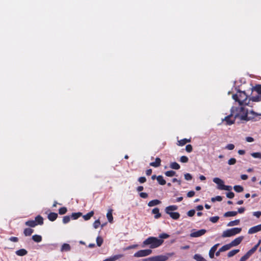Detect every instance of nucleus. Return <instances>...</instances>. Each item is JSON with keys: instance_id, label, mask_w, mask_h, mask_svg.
<instances>
[{"instance_id": "obj_1", "label": "nucleus", "mask_w": 261, "mask_h": 261, "mask_svg": "<svg viewBox=\"0 0 261 261\" xmlns=\"http://www.w3.org/2000/svg\"><path fill=\"white\" fill-rule=\"evenodd\" d=\"M248 106L239 105L238 106H233L230 110L231 115H233L235 118L243 121H248L257 116H261V114H257L252 110L247 109V106Z\"/></svg>"}, {"instance_id": "obj_2", "label": "nucleus", "mask_w": 261, "mask_h": 261, "mask_svg": "<svg viewBox=\"0 0 261 261\" xmlns=\"http://www.w3.org/2000/svg\"><path fill=\"white\" fill-rule=\"evenodd\" d=\"M169 237V235L166 233L160 234L159 238L149 237L143 242L142 246H149L150 249L158 248L163 244L164 240Z\"/></svg>"}, {"instance_id": "obj_3", "label": "nucleus", "mask_w": 261, "mask_h": 261, "mask_svg": "<svg viewBox=\"0 0 261 261\" xmlns=\"http://www.w3.org/2000/svg\"><path fill=\"white\" fill-rule=\"evenodd\" d=\"M233 99L238 102L239 105H249L250 99L248 98L244 91H238L236 94L232 95Z\"/></svg>"}, {"instance_id": "obj_4", "label": "nucleus", "mask_w": 261, "mask_h": 261, "mask_svg": "<svg viewBox=\"0 0 261 261\" xmlns=\"http://www.w3.org/2000/svg\"><path fill=\"white\" fill-rule=\"evenodd\" d=\"M242 230L241 228H232L231 229H228L224 231L222 233V237L223 238H228L233 236L236 234H239Z\"/></svg>"}, {"instance_id": "obj_5", "label": "nucleus", "mask_w": 261, "mask_h": 261, "mask_svg": "<svg viewBox=\"0 0 261 261\" xmlns=\"http://www.w3.org/2000/svg\"><path fill=\"white\" fill-rule=\"evenodd\" d=\"M172 254L168 253L166 255H160L143 259V261H166Z\"/></svg>"}, {"instance_id": "obj_6", "label": "nucleus", "mask_w": 261, "mask_h": 261, "mask_svg": "<svg viewBox=\"0 0 261 261\" xmlns=\"http://www.w3.org/2000/svg\"><path fill=\"white\" fill-rule=\"evenodd\" d=\"M152 253V250L150 249L140 250L136 252L134 256L135 257H142L147 256Z\"/></svg>"}, {"instance_id": "obj_7", "label": "nucleus", "mask_w": 261, "mask_h": 261, "mask_svg": "<svg viewBox=\"0 0 261 261\" xmlns=\"http://www.w3.org/2000/svg\"><path fill=\"white\" fill-rule=\"evenodd\" d=\"M206 232V230L204 229H202L198 230H195V229H193L192 230V231L190 233V236L192 238H197L204 235Z\"/></svg>"}, {"instance_id": "obj_8", "label": "nucleus", "mask_w": 261, "mask_h": 261, "mask_svg": "<svg viewBox=\"0 0 261 261\" xmlns=\"http://www.w3.org/2000/svg\"><path fill=\"white\" fill-rule=\"evenodd\" d=\"M236 119L233 115H231V111H230V114L223 119L222 121H225L227 125H231L234 123Z\"/></svg>"}, {"instance_id": "obj_9", "label": "nucleus", "mask_w": 261, "mask_h": 261, "mask_svg": "<svg viewBox=\"0 0 261 261\" xmlns=\"http://www.w3.org/2000/svg\"><path fill=\"white\" fill-rule=\"evenodd\" d=\"M213 181L217 185V188L219 190H222L224 185V182L223 180L218 177H215L213 178Z\"/></svg>"}, {"instance_id": "obj_10", "label": "nucleus", "mask_w": 261, "mask_h": 261, "mask_svg": "<svg viewBox=\"0 0 261 261\" xmlns=\"http://www.w3.org/2000/svg\"><path fill=\"white\" fill-rule=\"evenodd\" d=\"M261 231V224L256 226L251 227L248 233L249 234H253Z\"/></svg>"}, {"instance_id": "obj_11", "label": "nucleus", "mask_w": 261, "mask_h": 261, "mask_svg": "<svg viewBox=\"0 0 261 261\" xmlns=\"http://www.w3.org/2000/svg\"><path fill=\"white\" fill-rule=\"evenodd\" d=\"M244 237L243 236L239 237L236 239H235L234 240L231 241V243H229L231 247L236 246L238 245H239L242 240H243Z\"/></svg>"}, {"instance_id": "obj_12", "label": "nucleus", "mask_w": 261, "mask_h": 261, "mask_svg": "<svg viewBox=\"0 0 261 261\" xmlns=\"http://www.w3.org/2000/svg\"><path fill=\"white\" fill-rule=\"evenodd\" d=\"M178 206L175 205H170L165 208V211L167 214L171 213L174 211L177 210Z\"/></svg>"}, {"instance_id": "obj_13", "label": "nucleus", "mask_w": 261, "mask_h": 261, "mask_svg": "<svg viewBox=\"0 0 261 261\" xmlns=\"http://www.w3.org/2000/svg\"><path fill=\"white\" fill-rule=\"evenodd\" d=\"M219 244H216L211 248L209 251V256L210 258H213L214 257L215 252L217 249V248L219 246Z\"/></svg>"}, {"instance_id": "obj_14", "label": "nucleus", "mask_w": 261, "mask_h": 261, "mask_svg": "<svg viewBox=\"0 0 261 261\" xmlns=\"http://www.w3.org/2000/svg\"><path fill=\"white\" fill-rule=\"evenodd\" d=\"M152 214L154 215V218L155 219H159L161 217V214L160 213V210L157 207L154 208L152 210Z\"/></svg>"}, {"instance_id": "obj_15", "label": "nucleus", "mask_w": 261, "mask_h": 261, "mask_svg": "<svg viewBox=\"0 0 261 261\" xmlns=\"http://www.w3.org/2000/svg\"><path fill=\"white\" fill-rule=\"evenodd\" d=\"M113 210L110 209L108 210L107 214V217L108 220V221L112 223L113 222V217L112 215Z\"/></svg>"}, {"instance_id": "obj_16", "label": "nucleus", "mask_w": 261, "mask_h": 261, "mask_svg": "<svg viewBox=\"0 0 261 261\" xmlns=\"http://www.w3.org/2000/svg\"><path fill=\"white\" fill-rule=\"evenodd\" d=\"M161 160L159 158L155 159V162H151L149 165L154 167H158L161 165Z\"/></svg>"}, {"instance_id": "obj_17", "label": "nucleus", "mask_w": 261, "mask_h": 261, "mask_svg": "<svg viewBox=\"0 0 261 261\" xmlns=\"http://www.w3.org/2000/svg\"><path fill=\"white\" fill-rule=\"evenodd\" d=\"M123 256L122 254H117L114 255L113 256H111L109 258H107L106 259V261H115L117 259L122 257Z\"/></svg>"}, {"instance_id": "obj_18", "label": "nucleus", "mask_w": 261, "mask_h": 261, "mask_svg": "<svg viewBox=\"0 0 261 261\" xmlns=\"http://www.w3.org/2000/svg\"><path fill=\"white\" fill-rule=\"evenodd\" d=\"M161 203V201L160 200H158V199H154V200L150 201L148 203V206L152 207V206L157 205L160 204Z\"/></svg>"}, {"instance_id": "obj_19", "label": "nucleus", "mask_w": 261, "mask_h": 261, "mask_svg": "<svg viewBox=\"0 0 261 261\" xmlns=\"http://www.w3.org/2000/svg\"><path fill=\"white\" fill-rule=\"evenodd\" d=\"M15 253L18 256H22L26 255L28 253V251L25 249H21L17 250Z\"/></svg>"}, {"instance_id": "obj_20", "label": "nucleus", "mask_w": 261, "mask_h": 261, "mask_svg": "<svg viewBox=\"0 0 261 261\" xmlns=\"http://www.w3.org/2000/svg\"><path fill=\"white\" fill-rule=\"evenodd\" d=\"M71 247L68 244L64 243L62 245L61 249L62 252L69 251L70 250Z\"/></svg>"}, {"instance_id": "obj_21", "label": "nucleus", "mask_w": 261, "mask_h": 261, "mask_svg": "<svg viewBox=\"0 0 261 261\" xmlns=\"http://www.w3.org/2000/svg\"><path fill=\"white\" fill-rule=\"evenodd\" d=\"M168 215L174 220H177L180 217V214L178 212H172Z\"/></svg>"}, {"instance_id": "obj_22", "label": "nucleus", "mask_w": 261, "mask_h": 261, "mask_svg": "<svg viewBox=\"0 0 261 261\" xmlns=\"http://www.w3.org/2000/svg\"><path fill=\"white\" fill-rule=\"evenodd\" d=\"M58 217V215L55 213H50L48 215V218L49 220L53 221L55 220Z\"/></svg>"}, {"instance_id": "obj_23", "label": "nucleus", "mask_w": 261, "mask_h": 261, "mask_svg": "<svg viewBox=\"0 0 261 261\" xmlns=\"http://www.w3.org/2000/svg\"><path fill=\"white\" fill-rule=\"evenodd\" d=\"M250 100H252L253 101L258 102L259 101L261 100V94H257L256 96L253 95L251 98H250Z\"/></svg>"}, {"instance_id": "obj_24", "label": "nucleus", "mask_w": 261, "mask_h": 261, "mask_svg": "<svg viewBox=\"0 0 261 261\" xmlns=\"http://www.w3.org/2000/svg\"><path fill=\"white\" fill-rule=\"evenodd\" d=\"M156 179L160 185H164L166 184V181L162 175L158 176Z\"/></svg>"}, {"instance_id": "obj_25", "label": "nucleus", "mask_w": 261, "mask_h": 261, "mask_svg": "<svg viewBox=\"0 0 261 261\" xmlns=\"http://www.w3.org/2000/svg\"><path fill=\"white\" fill-rule=\"evenodd\" d=\"M193 258L196 261H206V259L199 254H195Z\"/></svg>"}, {"instance_id": "obj_26", "label": "nucleus", "mask_w": 261, "mask_h": 261, "mask_svg": "<svg viewBox=\"0 0 261 261\" xmlns=\"http://www.w3.org/2000/svg\"><path fill=\"white\" fill-rule=\"evenodd\" d=\"M237 214H238L237 212H236V211H229V212H227L225 213L224 214V216L226 217H233V216H236Z\"/></svg>"}, {"instance_id": "obj_27", "label": "nucleus", "mask_w": 261, "mask_h": 261, "mask_svg": "<svg viewBox=\"0 0 261 261\" xmlns=\"http://www.w3.org/2000/svg\"><path fill=\"white\" fill-rule=\"evenodd\" d=\"M33 240L37 243H39L42 241V237L40 235L35 234L32 236Z\"/></svg>"}, {"instance_id": "obj_28", "label": "nucleus", "mask_w": 261, "mask_h": 261, "mask_svg": "<svg viewBox=\"0 0 261 261\" xmlns=\"http://www.w3.org/2000/svg\"><path fill=\"white\" fill-rule=\"evenodd\" d=\"M25 225L30 227H34L37 225V223L34 220H29L25 222Z\"/></svg>"}, {"instance_id": "obj_29", "label": "nucleus", "mask_w": 261, "mask_h": 261, "mask_svg": "<svg viewBox=\"0 0 261 261\" xmlns=\"http://www.w3.org/2000/svg\"><path fill=\"white\" fill-rule=\"evenodd\" d=\"M37 223V224L41 225L43 223V219L42 217L40 216H37L35 218V220H34Z\"/></svg>"}, {"instance_id": "obj_30", "label": "nucleus", "mask_w": 261, "mask_h": 261, "mask_svg": "<svg viewBox=\"0 0 261 261\" xmlns=\"http://www.w3.org/2000/svg\"><path fill=\"white\" fill-rule=\"evenodd\" d=\"M170 167L173 169L178 170L180 168V165L176 162H172L170 164Z\"/></svg>"}, {"instance_id": "obj_31", "label": "nucleus", "mask_w": 261, "mask_h": 261, "mask_svg": "<svg viewBox=\"0 0 261 261\" xmlns=\"http://www.w3.org/2000/svg\"><path fill=\"white\" fill-rule=\"evenodd\" d=\"M253 92H256L257 94H261V85H256L253 88Z\"/></svg>"}, {"instance_id": "obj_32", "label": "nucleus", "mask_w": 261, "mask_h": 261, "mask_svg": "<svg viewBox=\"0 0 261 261\" xmlns=\"http://www.w3.org/2000/svg\"><path fill=\"white\" fill-rule=\"evenodd\" d=\"M34 230L33 229H31V228H25L24 230V234L25 236H31L32 234V233L33 232Z\"/></svg>"}, {"instance_id": "obj_33", "label": "nucleus", "mask_w": 261, "mask_h": 261, "mask_svg": "<svg viewBox=\"0 0 261 261\" xmlns=\"http://www.w3.org/2000/svg\"><path fill=\"white\" fill-rule=\"evenodd\" d=\"M190 142V140L187 139H181L178 141V145L183 146L186 144L187 142Z\"/></svg>"}, {"instance_id": "obj_34", "label": "nucleus", "mask_w": 261, "mask_h": 261, "mask_svg": "<svg viewBox=\"0 0 261 261\" xmlns=\"http://www.w3.org/2000/svg\"><path fill=\"white\" fill-rule=\"evenodd\" d=\"M231 248L229 244L225 245L220 248V251L224 252L227 251Z\"/></svg>"}, {"instance_id": "obj_35", "label": "nucleus", "mask_w": 261, "mask_h": 261, "mask_svg": "<svg viewBox=\"0 0 261 261\" xmlns=\"http://www.w3.org/2000/svg\"><path fill=\"white\" fill-rule=\"evenodd\" d=\"M93 215H94V212L93 211H91L89 213L84 215L83 216V218L85 220H88L93 216Z\"/></svg>"}, {"instance_id": "obj_36", "label": "nucleus", "mask_w": 261, "mask_h": 261, "mask_svg": "<svg viewBox=\"0 0 261 261\" xmlns=\"http://www.w3.org/2000/svg\"><path fill=\"white\" fill-rule=\"evenodd\" d=\"M239 223H240V220L239 219L236 220L234 221H232L229 222L227 224V226H233L237 225L239 224Z\"/></svg>"}, {"instance_id": "obj_37", "label": "nucleus", "mask_w": 261, "mask_h": 261, "mask_svg": "<svg viewBox=\"0 0 261 261\" xmlns=\"http://www.w3.org/2000/svg\"><path fill=\"white\" fill-rule=\"evenodd\" d=\"M239 251L240 250L239 249H234L229 251L227 254L228 257H230L233 256V255L238 253L239 252Z\"/></svg>"}, {"instance_id": "obj_38", "label": "nucleus", "mask_w": 261, "mask_h": 261, "mask_svg": "<svg viewBox=\"0 0 261 261\" xmlns=\"http://www.w3.org/2000/svg\"><path fill=\"white\" fill-rule=\"evenodd\" d=\"M165 174L168 177H172L176 174V172L173 170L167 171L165 173Z\"/></svg>"}, {"instance_id": "obj_39", "label": "nucleus", "mask_w": 261, "mask_h": 261, "mask_svg": "<svg viewBox=\"0 0 261 261\" xmlns=\"http://www.w3.org/2000/svg\"><path fill=\"white\" fill-rule=\"evenodd\" d=\"M233 189L237 192H242L244 190L243 187L239 185L234 186Z\"/></svg>"}, {"instance_id": "obj_40", "label": "nucleus", "mask_w": 261, "mask_h": 261, "mask_svg": "<svg viewBox=\"0 0 261 261\" xmlns=\"http://www.w3.org/2000/svg\"><path fill=\"white\" fill-rule=\"evenodd\" d=\"M251 155L254 158H257L261 159V152H256L251 153Z\"/></svg>"}, {"instance_id": "obj_41", "label": "nucleus", "mask_w": 261, "mask_h": 261, "mask_svg": "<svg viewBox=\"0 0 261 261\" xmlns=\"http://www.w3.org/2000/svg\"><path fill=\"white\" fill-rule=\"evenodd\" d=\"M103 243V239L101 237L98 236L96 238V243L98 247H100Z\"/></svg>"}, {"instance_id": "obj_42", "label": "nucleus", "mask_w": 261, "mask_h": 261, "mask_svg": "<svg viewBox=\"0 0 261 261\" xmlns=\"http://www.w3.org/2000/svg\"><path fill=\"white\" fill-rule=\"evenodd\" d=\"M222 200V198L220 196H217L215 197H213L211 199V201L213 202L218 201H221Z\"/></svg>"}, {"instance_id": "obj_43", "label": "nucleus", "mask_w": 261, "mask_h": 261, "mask_svg": "<svg viewBox=\"0 0 261 261\" xmlns=\"http://www.w3.org/2000/svg\"><path fill=\"white\" fill-rule=\"evenodd\" d=\"M219 217L218 216H215L210 218V221L212 223H216L219 220Z\"/></svg>"}, {"instance_id": "obj_44", "label": "nucleus", "mask_w": 261, "mask_h": 261, "mask_svg": "<svg viewBox=\"0 0 261 261\" xmlns=\"http://www.w3.org/2000/svg\"><path fill=\"white\" fill-rule=\"evenodd\" d=\"M82 214L81 213H72L71 215V218L75 220L77 219L81 216Z\"/></svg>"}, {"instance_id": "obj_45", "label": "nucleus", "mask_w": 261, "mask_h": 261, "mask_svg": "<svg viewBox=\"0 0 261 261\" xmlns=\"http://www.w3.org/2000/svg\"><path fill=\"white\" fill-rule=\"evenodd\" d=\"M70 220V217L69 216H66L63 217V222L64 224L68 223Z\"/></svg>"}, {"instance_id": "obj_46", "label": "nucleus", "mask_w": 261, "mask_h": 261, "mask_svg": "<svg viewBox=\"0 0 261 261\" xmlns=\"http://www.w3.org/2000/svg\"><path fill=\"white\" fill-rule=\"evenodd\" d=\"M67 212V208L65 207H62L60 208L59 210V213L60 215H63L65 214Z\"/></svg>"}, {"instance_id": "obj_47", "label": "nucleus", "mask_w": 261, "mask_h": 261, "mask_svg": "<svg viewBox=\"0 0 261 261\" xmlns=\"http://www.w3.org/2000/svg\"><path fill=\"white\" fill-rule=\"evenodd\" d=\"M185 179L187 180H191L192 179V176L190 173H186L184 174Z\"/></svg>"}, {"instance_id": "obj_48", "label": "nucleus", "mask_w": 261, "mask_h": 261, "mask_svg": "<svg viewBox=\"0 0 261 261\" xmlns=\"http://www.w3.org/2000/svg\"><path fill=\"white\" fill-rule=\"evenodd\" d=\"M189 161V159L186 156H182L180 157V161L182 163H187Z\"/></svg>"}, {"instance_id": "obj_49", "label": "nucleus", "mask_w": 261, "mask_h": 261, "mask_svg": "<svg viewBox=\"0 0 261 261\" xmlns=\"http://www.w3.org/2000/svg\"><path fill=\"white\" fill-rule=\"evenodd\" d=\"M237 161L234 158H231L228 161V164L229 165H232L236 164Z\"/></svg>"}, {"instance_id": "obj_50", "label": "nucleus", "mask_w": 261, "mask_h": 261, "mask_svg": "<svg viewBox=\"0 0 261 261\" xmlns=\"http://www.w3.org/2000/svg\"><path fill=\"white\" fill-rule=\"evenodd\" d=\"M100 224V222L99 220H97L95 221V222H94L93 227H94V228L96 229L99 226Z\"/></svg>"}, {"instance_id": "obj_51", "label": "nucleus", "mask_w": 261, "mask_h": 261, "mask_svg": "<svg viewBox=\"0 0 261 261\" xmlns=\"http://www.w3.org/2000/svg\"><path fill=\"white\" fill-rule=\"evenodd\" d=\"M225 148L231 150L234 148V145L232 144H229L225 146Z\"/></svg>"}, {"instance_id": "obj_52", "label": "nucleus", "mask_w": 261, "mask_h": 261, "mask_svg": "<svg viewBox=\"0 0 261 261\" xmlns=\"http://www.w3.org/2000/svg\"><path fill=\"white\" fill-rule=\"evenodd\" d=\"M195 213V210H190L189 211H188V212L187 213V215L189 217H192L194 215Z\"/></svg>"}, {"instance_id": "obj_53", "label": "nucleus", "mask_w": 261, "mask_h": 261, "mask_svg": "<svg viewBox=\"0 0 261 261\" xmlns=\"http://www.w3.org/2000/svg\"><path fill=\"white\" fill-rule=\"evenodd\" d=\"M186 150L188 152H191L192 151V146L191 145H187L186 147Z\"/></svg>"}, {"instance_id": "obj_54", "label": "nucleus", "mask_w": 261, "mask_h": 261, "mask_svg": "<svg viewBox=\"0 0 261 261\" xmlns=\"http://www.w3.org/2000/svg\"><path fill=\"white\" fill-rule=\"evenodd\" d=\"M232 189V187L230 186H226L224 185L223 188L222 190H226V191H230Z\"/></svg>"}, {"instance_id": "obj_55", "label": "nucleus", "mask_w": 261, "mask_h": 261, "mask_svg": "<svg viewBox=\"0 0 261 261\" xmlns=\"http://www.w3.org/2000/svg\"><path fill=\"white\" fill-rule=\"evenodd\" d=\"M234 194L233 192H230L226 194V196L228 198H232L234 197Z\"/></svg>"}, {"instance_id": "obj_56", "label": "nucleus", "mask_w": 261, "mask_h": 261, "mask_svg": "<svg viewBox=\"0 0 261 261\" xmlns=\"http://www.w3.org/2000/svg\"><path fill=\"white\" fill-rule=\"evenodd\" d=\"M9 240L13 242H17L18 241V239L17 237H10Z\"/></svg>"}, {"instance_id": "obj_57", "label": "nucleus", "mask_w": 261, "mask_h": 261, "mask_svg": "<svg viewBox=\"0 0 261 261\" xmlns=\"http://www.w3.org/2000/svg\"><path fill=\"white\" fill-rule=\"evenodd\" d=\"M253 215L257 218H259L261 216V212L260 211L254 212L253 213Z\"/></svg>"}, {"instance_id": "obj_58", "label": "nucleus", "mask_w": 261, "mask_h": 261, "mask_svg": "<svg viewBox=\"0 0 261 261\" xmlns=\"http://www.w3.org/2000/svg\"><path fill=\"white\" fill-rule=\"evenodd\" d=\"M138 247V245L137 244L133 245L128 246L125 249L129 250V249H134V248H137Z\"/></svg>"}, {"instance_id": "obj_59", "label": "nucleus", "mask_w": 261, "mask_h": 261, "mask_svg": "<svg viewBox=\"0 0 261 261\" xmlns=\"http://www.w3.org/2000/svg\"><path fill=\"white\" fill-rule=\"evenodd\" d=\"M195 195V192L193 191H190L187 193V196L188 197H192Z\"/></svg>"}, {"instance_id": "obj_60", "label": "nucleus", "mask_w": 261, "mask_h": 261, "mask_svg": "<svg viewBox=\"0 0 261 261\" xmlns=\"http://www.w3.org/2000/svg\"><path fill=\"white\" fill-rule=\"evenodd\" d=\"M140 196L143 198H146L148 197V194L146 193L142 192L140 193Z\"/></svg>"}, {"instance_id": "obj_61", "label": "nucleus", "mask_w": 261, "mask_h": 261, "mask_svg": "<svg viewBox=\"0 0 261 261\" xmlns=\"http://www.w3.org/2000/svg\"><path fill=\"white\" fill-rule=\"evenodd\" d=\"M146 178L145 177H140L138 179V181L140 182V183H144L146 181Z\"/></svg>"}, {"instance_id": "obj_62", "label": "nucleus", "mask_w": 261, "mask_h": 261, "mask_svg": "<svg viewBox=\"0 0 261 261\" xmlns=\"http://www.w3.org/2000/svg\"><path fill=\"white\" fill-rule=\"evenodd\" d=\"M246 141L248 142H252L254 141V139L251 137H247L246 138Z\"/></svg>"}, {"instance_id": "obj_63", "label": "nucleus", "mask_w": 261, "mask_h": 261, "mask_svg": "<svg viewBox=\"0 0 261 261\" xmlns=\"http://www.w3.org/2000/svg\"><path fill=\"white\" fill-rule=\"evenodd\" d=\"M253 254V252H252V251H251L250 250H249L246 254H245V255L246 256H247V257L249 258L250 257V256L252 254Z\"/></svg>"}, {"instance_id": "obj_64", "label": "nucleus", "mask_w": 261, "mask_h": 261, "mask_svg": "<svg viewBox=\"0 0 261 261\" xmlns=\"http://www.w3.org/2000/svg\"><path fill=\"white\" fill-rule=\"evenodd\" d=\"M248 258L247 257V256H246L245 255V254L240 259V261H246L247 259H248Z\"/></svg>"}]
</instances>
